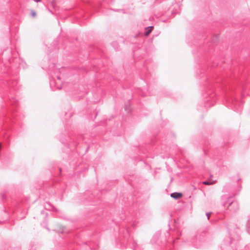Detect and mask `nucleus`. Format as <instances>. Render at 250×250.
<instances>
[{
	"label": "nucleus",
	"instance_id": "f257e3e1",
	"mask_svg": "<svg viewBox=\"0 0 250 250\" xmlns=\"http://www.w3.org/2000/svg\"><path fill=\"white\" fill-rule=\"evenodd\" d=\"M228 106L233 108V110L239 112L242 107L243 102L241 99H239L234 95H231L227 98L226 100Z\"/></svg>",
	"mask_w": 250,
	"mask_h": 250
},
{
	"label": "nucleus",
	"instance_id": "f03ea898",
	"mask_svg": "<svg viewBox=\"0 0 250 250\" xmlns=\"http://www.w3.org/2000/svg\"><path fill=\"white\" fill-rule=\"evenodd\" d=\"M205 241V232L197 231L191 240V245L195 248H201Z\"/></svg>",
	"mask_w": 250,
	"mask_h": 250
},
{
	"label": "nucleus",
	"instance_id": "7ed1b4c3",
	"mask_svg": "<svg viewBox=\"0 0 250 250\" xmlns=\"http://www.w3.org/2000/svg\"><path fill=\"white\" fill-rule=\"evenodd\" d=\"M224 207H227L228 209L232 212H235L239 209V204L237 201L232 199L231 197L228 198L227 200L224 204Z\"/></svg>",
	"mask_w": 250,
	"mask_h": 250
},
{
	"label": "nucleus",
	"instance_id": "20e7f679",
	"mask_svg": "<svg viewBox=\"0 0 250 250\" xmlns=\"http://www.w3.org/2000/svg\"><path fill=\"white\" fill-rule=\"evenodd\" d=\"M229 234L230 237L228 240L227 243H226V242H225V244L221 247L222 249V250H236V249H230L229 245L234 243V238L232 236V234H231L229 231Z\"/></svg>",
	"mask_w": 250,
	"mask_h": 250
},
{
	"label": "nucleus",
	"instance_id": "39448f33",
	"mask_svg": "<svg viewBox=\"0 0 250 250\" xmlns=\"http://www.w3.org/2000/svg\"><path fill=\"white\" fill-rule=\"evenodd\" d=\"M182 194L179 192H174L170 194V196L175 199H178L182 197Z\"/></svg>",
	"mask_w": 250,
	"mask_h": 250
},
{
	"label": "nucleus",
	"instance_id": "423d86ee",
	"mask_svg": "<svg viewBox=\"0 0 250 250\" xmlns=\"http://www.w3.org/2000/svg\"><path fill=\"white\" fill-rule=\"evenodd\" d=\"M153 29V26H148L145 28L146 31L145 32V35L146 36H148L152 32Z\"/></svg>",
	"mask_w": 250,
	"mask_h": 250
},
{
	"label": "nucleus",
	"instance_id": "0eeeda50",
	"mask_svg": "<svg viewBox=\"0 0 250 250\" xmlns=\"http://www.w3.org/2000/svg\"><path fill=\"white\" fill-rule=\"evenodd\" d=\"M44 208L46 209H48V210L54 209V210H57V209L54 207L52 206L51 204L49 202H46L45 204Z\"/></svg>",
	"mask_w": 250,
	"mask_h": 250
},
{
	"label": "nucleus",
	"instance_id": "6e6552de",
	"mask_svg": "<svg viewBox=\"0 0 250 250\" xmlns=\"http://www.w3.org/2000/svg\"><path fill=\"white\" fill-rule=\"evenodd\" d=\"M125 110L127 111V113H129L131 111L130 105V104H126L125 105Z\"/></svg>",
	"mask_w": 250,
	"mask_h": 250
},
{
	"label": "nucleus",
	"instance_id": "1a4fd4ad",
	"mask_svg": "<svg viewBox=\"0 0 250 250\" xmlns=\"http://www.w3.org/2000/svg\"><path fill=\"white\" fill-rule=\"evenodd\" d=\"M247 231L249 234H250V219L248 220L247 223Z\"/></svg>",
	"mask_w": 250,
	"mask_h": 250
},
{
	"label": "nucleus",
	"instance_id": "9d476101",
	"mask_svg": "<svg viewBox=\"0 0 250 250\" xmlns=\"http://www.w3.org/2000/svg\"><path fill=\"white\" fill-rule=\"evenodd\" d=\"M16 83L17 82H15V81H12L11 82H9V83H8V85H9V86H11V87H14Z\"/></svg>",
	"mask_w": 250,
	"mask_h": 250
},
{
	"label": "nucleus",
	"instance_id": "9b49d317",
	"mask_svg": "<svg viewBox=\"0 0 250 250\" xmlns=\"http://www.w3.org/2000/svg\"><path fill=\"white\" fill-rule=\"evenodd\" d=\"M203 184L206 185H210L212 184V183L208 181H205L203 182Z\"/></svg>",
	"mask_w": 250,
	"mask_h": 250
},
{
	"label": "nucleus",
	"instance_id": "f8f14e48",
	"mask_svg": "<svg viewBox=\"0 0 250 250\" xmlns=\"http://www.w3.org/2000/svg\"><path fill=\"white\" fill-rule=\"evenodd\" d=\"M173 247V244H171L168 248H167L165 250H171L172 248Z\"/></svg>",
	"mask_w": 250,
	"mask_h": 250
},
{
	"label": "nucleus",
	"instance_id": "ddd939ff",
	"mask_svg": "<svg viewBox=\"0 0 250 250\" xmlns=\"http://www.w3.org/2000/svg\"><path fill=\"white\" fill-rule=\"evenodd\" d=\"M55 83H56L54 80H51L50 82V86H52Z\"/></svg>",
	"mask_w": 250,
	"mask_h": 250
},
{
	"label": "nucleus",
	"instance_id": "4468645a",
	"mask_svg": "<svg viewBox=\"0 0 250 250\" xmlns=\"http://www.w3.org/2000/svg\"><path fill=\"white\" fill-rule=\"evenodd\" d=\"M36 12L34 11H32V12H31V16L32 17H34V16H36Z\"/></svg>",
	"mask_w": 250,
	"mask_h": 250
},
{
	"label": "nucleus",
	"instance_id": "2eb2a0df",
	"mask_svg": "<svg viewBox=\"0 0 250 250\" xmlns=\"http://www.w3.org/2000/svg\"><path fill=\"white\" fill-rule=\"evenodd\" d=\"M210 214H211V212H207L206 213V216L208 218V219H209Z\"/></svg>",
	"mask_w": 250,
	"mask_h": 250
},
{
	"label": "nucleus",
	"instance_id": "dca6fc26",
	"mask_svg": "<svg viewBox=\"0 0 250 250\" xmlns=\"http://www.w3.org/2000/svg\"><path fill=\"white\" fill-rule=\"evenodd\" d=\"M56 77H57V79L58 80H61V78H60V77L59 76L57 75Z\"/></svg>",
	"mask_w": 250,
	"mask_h": 250
},
{
	"label": "nucleus",
	"instance_id": "f3484780",
	"mask_svg": "<svg viewBox=\"0 0 250 250\" xmlns=\"http://www.w3.org/2000/svg\"><path fill=\"white\" fill-rule=\"evenodd\" d=\"M57 89H61L62 88V87L61 86H58L57 87Z\"/></svg>",
	"mask_w": 250,
	"mask_h": 250
},
{
	"label": "nucleus",
	"instance_id": "a211bd4d",
	"mask_svg": "<svg viewBox=\"0 0 250 250\" xmlns=\"http://www.w3.org/2000/svg\"><path fill=\"white\" fill-rule=\"evenodd\" d=\"M41 1V0H35V1L36 2H39Z\"/></svg>",
	"mask_w": 250,
	"mask_h": 250
},
{
	"label": "nucleus",
	"instance_id": "6ab92c4d",
	"mask_svg": "<svg viewBox=\"0 0 250 250\" xmlns=\"http://www.w3.org/2000/svg\"><path fill=\"white\" fill-rule=\"evenodd\" d=\"M45 217H47L48 216V214L47 213H44Z\"/></svg>",
	"mask_w": 250,
	"mask_h": 250
},
{
	"label": "nucleus",
	"instance_id": "aec40b11",
	"mask_svg": "<svg viewBox=\"0 0 250 250\" xmlns=\"http://www.w3.org/2000/svg\"><path fill=\"white\" fill-rule=\"evenodd\" d=\"M16 101H16V99H13V103H16Z\"/></svg>",
	"mask_w": 250,
	"mask_h": 250
},
{
	"label": "nucleus",
	"instance_id": "412c9836",
	"mask_svg": "<svg viewBox=\"0 0 250 250\" xmlns=\"http://www.w3.org/2000/svg\"><path fill=\"white\" fill-rule=\"evenodd\" d=\"M1 196H2V198H3V199H4V198H5V197L4 196V194H2L1 195Z\"/></svg>",
	"mask_w": 250,
	"mask_h": 250
},
{
	"label": "nucleus",
	"instance_id": "4be33fe9",
	"mask_svg": "<svg viewBox=\"0 0 250 250\" xmlns=\"http://www.w3.org/2000/svg\"><path fill=\"white\" fill-rule=\"evenodd\" d=\"M41 213H42V214H44V211H41Z\"/></svg>",
	"mask_w": 250,
	"mask_h": 250
},
{
	"label": "nucleus",
	"instance_id": "5701e85b",
	"mask_svg": "<svg viewBox=\"0 0 250 250\" xmlns=\"http://www.w3.org/2000/svg\"><path fill=\"white\" fill-rule=\"evenodd\" d=\"M56 71H58L59 72H60V69H57Z\"/></svg>",
	"mask_w": 250,
	"mask_h": 250
},
{
	"label": "nucleus",
	"instance_id": "b1692460",
	"mask_svg": "<svg viewBox=\"0 0 250 250\" xmlns=\"http://www.w3.org/2000/svg\"><path fill=\"white\" fill-rule=\"evenodd\" d=\"M134 244H135V245H137L136 242L135 241H134Z\"/></svg>",
	"mask_w": 250,
	"mask_h": 250
},
{
	"label": "nucleus",
	"instance_id": "393cba45",
	"mask_svg": "<svg viewBox=\"0 0 250 250\" xmlns=\"http://www.w3.org/2000/svg\"><path fill=\"white\" fill-rule=\"evenodd\" d=\"M116 11H122V10H117Z\"/></svg>",
	"mask_w": 250,
	"mask_h": 250
},
{
	"label": "nucleus",
	"instance_id": "a878e982",
	"mask_svg": "<svg viewBox=\"0 0 250 250\" xmlns=\"http://www.w3.org/2000/svg\"><path fill=\"white\" fill-rule=\"evenodd\" d=\"M60 172H61V171H62V169L61 168H60Z\"/></svg>",
	"mask_w": 250,
	"mask_h": 250
},
{
	"label": "nucleus",
	"instance_id": "bb28decb",
	"mask_svg": "<svg viewBox=\"0 0 250 250\" xmlns=\"http://www.w3.org/2000/svg\"><path fill=\"white\" fill-rule=\"evenodd\" d=\"M134 250H136V249H135V246H134V249H133Z\"/></svg>",
	"mask_w": 250,
	"mask_h": 250
},
{
	"label": "nucleus",
	"instance_id": "cd10ccee",
	"mask_svg": "<svg viewBox=\"0 0 250 250\" xmlns=\"http://www.w3.org/2000/svg\"><path fill=\"white\" fill-rule=\"evenodd\" d=\"M116 44V43H115V42H113V43H112V45H113V44Z\"/></svg>",
	"mask_w": 250,
	"mask_h": 250
}]
</instances>
